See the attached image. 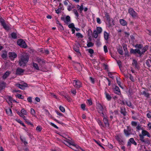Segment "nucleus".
Listing matches in <instances>:
<instances>
[{
  "label": "nucleus",
  "instance_id": "nucleus-1",
  "mask_svg": "<svg viewBox=\"0 0 151 151\" xmlns=\"http://www.w3.org/2000/svg\"><path fill=\"white\" fill-rule=\"evenodd\" d=\"M134 46L137 48L135 49H131L130 53L134 54L137 53L139 54V57H141L142 55H144L149 48L148 45H146L143 47V45L142 44H137Z\"/></svg>",
  "mask_w": 151,
  "mask_h": 151
},
{
  "label": "nucleus",
  "instance_id": "nucleus-2",
  "mask_svg": "<svg viewBox=\"0 0 151 151\" xmlns=\"http://www.w3.org/2000/svg\"><path fill=\"white\" fill-rule=\"evenodd\" d=\"M29 55L26 53H22L18 56L19 65L23 68L27 65L29 59Z\"/></svg>",
  "mask_w": 151,
  "mask_h": 151
},
{
  "label": "nucleus",
  "instance_id": "nucleus-3",
  "mask_svg": "<svg viewBox=\"0 0 151 151\" xmlns=\"http://www.w3.org/2000/svg\"><path fill=\"white\" fill-rule=\"evenodd\" d=\"M17 43L18 45L22 48H26L27 47L25 41L22 39L18 40L17 41Z\"/></svg>",
  "mask_w": 151,
  "mask_h": 151
},
{
  "label": "nucleus",
  "instance_id": "nucleus-4",
  "mask_svg": "<svg viewBox=\"0 0 151 151\" xmlns=\"http://www.w3.org/2000/svg\"><path fill=\"white\" fill-rule=\"evenodd\" d=\"M128 12L133 18L138 17V14L134 11L132 8H129L128 9Z\"/></svg>",
  "mask_w": 151,
  "mask_h": 151
},
{
  "label": "nucleus",
  "instance_id": "nucleus-5",
  "mask_svg": "<svg viewBox=\"0 0 151 151\" xmlns=\"http://www.w3.org/2000/svg\"><path fill=\"white\" fill-rule=\"evenodd\" d=\"M133 131V129L129 126L127 127V129H124V134L126 137H128L129 135L133 134H134L132 133V131Z\"/></svg>",
  "mask_w": 151,
  "mask_h": 151
},
{
  "label": "nucleus",
  "instance_id": "nucleus-6",
  "mask_svg": "<svg viewBox=\"0 0 151 151\" xmlns=\"http://www.w3.org/2000/svg\"><path fill=\"white\" fill-rule=\"evenodd\" d=\"M66 142L69 144V145H72V146L73 147L72 149L74 150L77 151L79 150V149H80L81 150H83V149L79 146L76 144H73L72 142H70L69 140L67 141Z\"/></svg>",
  "mask_w": 151,
  "mask_h": 151
},
{
  "label": "nucleus",
  "instance_id": "nucleus-7",
  "mask_svg": "<svg viewBox=\"0 0 151 151\" xmlns=\"http://www.w3.org/2000/svg\"><path fill=\"white\" fill-rule=\"evenodd\" d=\"M107 23H106L108 25V27L109 28L115 25V22L114 20L112 18L106 20Z\"/></svg>",
  "mask_w": 151,
  "mask_h": 151
},
{
  "label": "nucleus",
  "instance_id": "nucleus-8",
  "mask_svg": "<svg viewBox=\"0 0 151 151\" xmlns=\"http://www.w3.org/2000/svg\"><path fill=\"white\" fill-rule=\"evenodd\" d=\"M9 57L12 60H13L14 59L17 57V54L14 52H9L8 53Z\"/></svg>",
  "mask_w": 151,
  "mask_h": 151
},
{
  "label": "nucleus",
  "instance_id": "nucleus-9",
  "mask_svg": "<svg viewBox=\"0 0 151 151\" xmlns=\"http://www.w3.org/2000/svg\"><path fill=\"white\" fill-rule=\"evenodd\" d=\"M61 19L67 24H68V23L71 22L70 17L69 15L66 16L65 18L64 17H61Z\"/></svg>",
  "mask_w": 151,
  "mask_h": 151
},
{
  "label": "nucleus",
  "instance_id": "nucleus-10",
  "mask_svg": "<svg viewBox=\"0 0 151 151\" xmlns=\"http://www.w3.org/2000/svg\"><path fill=\"white\" fill-rule=\"evenodd\" d=\"M24 71V70L20 68H17L16 70V74L19 75H22Z\"/></svg>",
  "mask_w": 151,
  "mask_h": 151
},
{
  "label": "nucleus",
  "instance_id": "nucleus-11",
  "mask_svg": "<svg viewBox=\"0 0 151 151\" xmlns=\"http://www.w3.org/2000/svg\"><path fill=\"white\" fill-rule=\"evenodd\" d=\"M6 86V83L4 81H2L0 83V92L2 90L4 89Z\"/></svg>",
  "mask_w": 151,
  "mask_h": 151
},
{
  "label": "nucleus",
  "instance_id": "nucleus-12",
  "mask_svg": "<svg viewBox=\"0 0 151 151\" xmlns=\"http://www.w3.org/2000/svg\"><path fill=\"white\" fill-rule=\"evenodd\" d=\"M114 93L118 95L121 94V92L119 87L117 86H115V88H114Z\"/></svg>",
  "mask_w": 151,
  "mask_h": 151
},
{
  "label": "nucleus",
  "instance_id": "nucleus-13",
  "mask_svg": "<svg viewBox=\"0 0 151 151\" xmlns=\"http://www.w3.org/2000/svg\"><path fill=\"white\" fill-rule=\"evenodd\" d=\"M83 3H82L81 4L80 6L79 5H77V8H78V10L80 13H81L82 12V11L84 9V8L83 7Z\"/></svg>",
  "mask_w": 151,
  "mask_h": 151
},
{
  "label": "nucleus",
  "instance_id": "nucleus-14",
  "mask_svg": "<svg viewBox=\"0 0 151 151\" xmlns=\"http://www.w3.org/2000/svg\"><path fill=\"white\" fill-rule=\"evenodd\" d=\"M119 22L120 24L123 26H126L127 24V22L125 20L123 19H120Z\"/></svg>",
  "mask_w": 151,
  "mask_h": 151
},
{
  "label": "nucleus",
  "instance_id": "nucleus-15",
  "mask_svg": "<svg viewBox=\"0 0 151 151\" xmlns=\"http://www.w3.org/2000/svg\"><path fill=\"white\" fill-rule=\"evenodd\" d=\"M98 112L99 113H101L103 111L104 108L100 104H99L98 105Z\"/></svg>",
  "mask_w": 151,
  "mask_h": 151
},
{
  "label": "nucleus",
  "instance_id": "nucleus-16",
  "mask_svg": "<svg viewBox=\"0 0 151 151\" xmlns=\"http://www.w3.org/2000/svg\"><path fill=\"white\" fill-rule=\"evenodd\" d=\"M3 53L1 54V56L2 58L5 59L7 57V51L5 50L2 51Z\"/></svg>",
  "mask_w": 151,
  "mask_h": 151
},
{
  "label": "nucleus",
  "instance_id": "nucleus-17",
  "mask_svg": "<svg viewBox=\"0 0 151 151\" xmlns=\"http://www.w3.org/2000/svg\"><path fill=\"white\" fill-rule=\"evenodd\" d=\"M107 118V117H104V118H103V121L106 127H109V123L108 120Z\"/></svg>",
  "mask_w": 151,
  "mask_h": 151
},
{
  "label": "nucleus",
  "instance_id": "nucleus-18",
  "mask_svg": "<svg viewBox=\"0 0 151 151\" xmlns=\"http://www.w3.org/2000/svg\"><path fill=\"white\" fill-rule=\"evenodd\" d=\"M104 39L106 40H107L109 38V34L106 31L104 32Z\"/></svg>",
  "mask_w": 151,
  "mask_h": 151
},
{
  "label": "nucleus",
  "instance_id": "nucleus-19",
  "mask_svg": "<svg viewBox=\"0 0 151 151\" xmlns=\"http://www.w3.org/2000/svg\"><path fill=\"white\" fill-rule=\"evenodd\" d=\"M123 48L124 51V55L125 56H127L128 57L129 56V52L127 50V46H123Z\"/></svg>",
  "mask_w": 151,
  "mask_h": 151
},
{
  "label": "nucleus",
  "instance_id": "nucleus-20",
  "mask_svg": "<svg viewBox=\"0 0 151 151\" xmlns=\"http://www.w3.org/2000/svg\"><path fill=\"white\" fill-rule=\"evenodd\" d=\"M10 74V72L9 71H7L2 76L3 79H6L9 75Z\"/></svg>",
  "mask_w": 151,
  "mask_h": 151
},
{
  "label": "nucleus",
  "instance_id": "nucleus-21",
  "mask_svg": "<svg viewBox=\"0 0 151 151\" xmlns=\"http://www.w3.org/2000/svg\"><path fill=\"white\" fill-rule=\"evenodd\" d=\"M74 86L77 88H80L82 86L81 83L79 81H78L75 83V84Z\"/></svg>",
  "mask_w": 151,
  "mask_h": 151
},
{
  "label": "nucleus",
  "instance_id": "nucleus-22",
  "mask_svg": "<svg viewBox=\"0 0 151 151\" xmlns=\"http://www.w3.org/2000/svg\"><path fill=\"white\" fill-rule=\"evenodd\" d=\"M120 113L121 114H122L123 116H125L126 115L127 111H126L125 109H123L122 108H121Z\"/></svg>",
  "mask_w": 151,
  "mask_h": 151
},
{
  "label": "nucleus",
  "instance_id": "nucleus-23",
  "mask_svg": "<svg viewBox=\"0 0 151 151\" xmlns=\"http://www.w3.org/2000/svg\"><path fill=\"white\" fill-rule=\"evenodd\" d=\"M12 38L13 39H15L17 38V34L14 32H13L11 34Z\"/></svg>",
  "mask_w": 151,
  "mask_h": 151
},
{
  "label": "nucleus",
  "instance_id": "nucleus-24",
  "mask_svg": "<svg viewBox=\"0 0 151 151\" xmlns=\"http://www.w3.org/2000/svg\"><path fill=\"white\" fill-rule=\"evenodd\" d=\"M150 63H151V60L148 59L146 60V64L148 67L150 68L151 67Z\"/></svg>",
  "mask_w": 151,
  "mask_h": 151
},
{
  "label": "nucleus",
  "instance_id": "nucleus-25",
  "mask_svg": "<svg viewBox=\"0 0 151 151\" xmlns=\"http://www.w3.org/2000/svg\"><path fill=\"white\" fill-rule=\"evenodd\" d=\"M73 50L77 52L78 53V55H81V53L79 51V47H74L73 48Z\"/></svg>",
  "mask_w": 151,
  "mask_h": 151
},
{
  "label": "nucleus",
  "instance_id": "nucleus-26",
  "mask_svg": "<svg viewBox=\"0 0 151 151\" xmlns=\"http://www.w3.org/2000/svg\"><path fill=\"white\" fill-rule=\"evenodd\" d=\"M142 94L144 95L147 98H149L150 97V94L148 93H147L145 91H143L142 92Z\"/></svg>",
  "mask_w": 151,
  "mask_h": 151
},
{
  "label": "nucleus",
  "instance_id": "nucleus-27",
  "mask_svg": "<svg viewBox=\"0 0 151 151\" xmlns=\"http://www.w3.org/2000/svg\"><path fill=\"white\" fill-rule=\"evenodd\" d=\"M94 45V43L90 42L87 41V47H92Z\"/></svg>",
  "mask_w": 151,
  "mask_h": 151
},
{
  "label": "nucleus",
  "instance_id": "nucleus-28",
  "mask_svg": "<svg viewBox=\"0 0 151 151\" xmlns=\"http://www.w3.org/2000/svg\"><path fill=\"white\" fill-rule=\"evenodd\" d=\"M105 93L106 95V97L108 101H110L111 99V96L110 95H109V94L108 93H107L106 92H105Z\"/></svg>",
  "mask_w": 151,
  "mask_h": 151
},
{
  "label": "nucleus",
  "instance_id": "nucleus-29",
  "mask_svg": "<svg viewBox=\"0 0 151 151\" xmlns=\"http://www.w3.org/2000/svg\"><path fill=\"white\" fill-rule=\"evenodd\" d=\"M15 86L18 87L19 88L22 89L24 90V86L22 85L19 84V83H17L15 84Z\"/></svg>",
  "mask_w": 151,
  "mask_h": 151
},
{
  "label": "nucleus",
  "instance_id": "nucleus-30",
  "mask_svg": "<svg viewBox=\"0 0 151 151\" xmlns=\"http://www.w3.org/2000/svg\"><path fill=\"white\" fill-rule=\"evenodd\" d=\"M97 121L100 126L103 127H104V125L103 124V122L99 119H98Z\"/></svg>",
  "mask_w": 151,
  "mask_h": 151
},
{
  "label": "nucleus",
  "instance_id": "nucleus-31",
  "mask_svg": "<svg viewBox=\"0 0 151 151\" xmlns=\"http://www.w3.org/2000/svg\"><path fill=\"white\" fill-rule=\"evenodd\" d=\"M117 51L118 53L121 55H123L124 54L122 50V47H119V49H118Z\"/></svg>",
  "mask_w": 151,
  "mask_h": 151
},
{
  "label": "nucleus",
  "instance_id": "nucleus-32",
  "mask_svg": "<svg viewBox=\"0 0 151 151\" xmlns=\"http://www.w3.org/2000/svg\"><path fill=\"white\" fill-rule=\"evenodd\" d=\"M129 140L131 143L134 144L135 145H137V143L135 142L134 140V138H131L129 139Z\"/></svg>",
  "mask_w": 151,
  "mask_h": 151
},
{
  "label": "nucleus",
  "instance_id": "nucleus-33",
  "mask_svg": "<svg viewBox=\"0 0 151 151\" xmlns=\"http://www.w3.org/2000/svg\"><path fill=\"white\" fill-rule=\"evenodd\" d=\"M96 30V31H97L98 34L101 33L102 31V29L101 27H97Z\"/></svg>",
  "mask_w": 151,
  "mask_h": 151
},
{
  "label": "nucleus",
  "instance_id": "nucleus-34",
  "mask_svg": "<svg viewBox=\"0 0 151 151\" xmlns=\"http://www.w3.org/2000/svg\"><path fill=\"white\" fill-rule=\"evenodd\" d=\"M37 60L38 62L40 63H45V61L43 59H42L39 58H37Z\"/></svg>",
  "mask_w": 151,
  "mask_h": 151
},
{
  "label": "nucleus",
  "instance_id": "nucleus-35",
  "mask_svg": "<svg viewBox=\"0 0 151 151\" xmlns=\"http://www.w3.org/2000/svg\"><path fill=\"white\" fill-rule=\"evenodd\" d=\"M144 134H143V135H142L141 134H140L139 135V136L140 137L139 140L141 141L142 142H143L144 141V136H145Z\"/></svg>",
  "mask_w": 151,
  "mask_h": 151
},
{
  "label": "nucleus",
  "instance_id": "nucleus-36",
  "mask_svg": "<svg viewBox=\"0 0 151 151\" xmlns=\"http://www.w3.org/2000/svg\"><path fill=\"white\" fill-rule=\"evenodd\" d=\"M16 97H18L19 99H24V96H22V95L17 93L16 95Z\"/></svg>",
  "mask_w": 151,
  "mask_h": 151
},
{
  "label": "nucleus",
  "instance_id": "nucleus-37",
  "mask_svg": "<svg viewBox=\"0 0 151 151\" xmlns=\"http://www.w3.org/2000/svg\"><path fill=\"white\" fill-rule=\"evenodd\" d=\"M87 35L88 36H91L93 35V32L91 29H88V31Z\"/></svg>",
  "mask_w": 151,
  "mask_h": 151
},
{
  "label": "nucleus",
  "instance_id": "nucleus-38",
  "mask_svg": "<svg viewBox=\"0 0 151 151\" xmlns=\"http://www.w3.org/2000/svg\"><path fill=\"white\" fill-rule=\"evenodd\" d=\"M98 33L96 30H94L93 32V37L96 38L98 36Z\"/></svg>",
  "mask_w": 151,
  "mask_h": 151
},
{
  "label": "nucleus",
  "instance_id": "nucleus-39",
  "mask_svg": "<svg viewBox=\"0 0 151 151\" xmlns=\"http://www.w3.org/2000/svg\"><path fill=\"white\" fill-rule=\"evenodd\" d=\"M94 140L100 147L102 148L103 149H105L104 147L101 145V144L99 141H97L95 139H94Z\"/></svg>",
  "mask_w": 151,
  "mask_h": 151
},
{
  "label": "nucleus",
  "instance_id": "nucleus-40",
  "mask_svg": "<svg viewBox=\"0 0 151 151\" xmlns=\"http://www.w3.org/2000/svg\"><path fill=\"white\" fill-rule=\"evenodd\" d=\"M33 66L34 68L35 69L37 70H39V67L38 66L37 64L35 63H33Z\"/></svg>",
  "mask_w": 151,
  "mask_h": 151
},
{
  "label": "nucleus",
  "instance_id": "nucleus-41",
  "mask_svg": "<svg viewBox=\"0 0 151 151\" xmlns=\"http://www.w3.org/2000/svg\"><path fill=\"white\" fill-rule=\"evenodd\" d=\"M21 112L22 114L26 115L27 114V112L24 108L22 109Z\"/></svg>",
  "mask_w": 151,
  "mask_h": 151
},
{
  "label": "nucleus",
  "instance_id": "nucleus-42",
  "mask_svg": "<svg viewBox=\"0 0 151 151\" xmlns=\"http://www.w3.org/2000/svg\"><path fill=\"white\" fill-rule=\"evenodd\" d=\"M115 139L119 142H120V141H121L122 142V140L121 139V138L118 135H117L116 136Z\"/></svg>",
  "mask_w": 151,
  "mask_h": 151
},
{
  "label": "nucleus",
  "instance_id": "nucleus-43",
  "mask_svg": "<svg viewBox=\"0 0 151 151\" xmlns=\"http://www.w3.org/2000/svg\"><path fill=\"white\" fill-rule=\"evenodd\" d=\"M30 112L33 116H35V110L32 108H31L30 110Z\"/></svg>",
  "mask_w": 151,
  "mask_h": 151
},
{
  "label": "nucleus",
  "instance_id": "nucleus-44",
  "mask_svg": "<svg viewBox=\"0 0 151 151\" xmlns=\"http://www.w3.org/2000/svg\"><path fill=\"white\" fill-rule=\"evenodd\" d=\"M16 121L19 123L20 124L22 125L24 127H25V125L19 119H16Z\"/></svg>",
  "mask_w": 151,
  "mask_h": 151
},
{
  "label": "nucleus",
  "instance_id": "nucleus-45",
  "mask_svg": "<svg viewBox=\"0 0 151 151\" xmlns=\"http://www.w3.org/2000/svg\"><path fill=\"white\" fill-rule=\"evenodd\" d=\"M76 36L78 37V38H82L83 37V35L80 33H77L76 34Z\"/></svg>",
  "mask_w": 151,
  "mask_h": 151
},
{
  "label": "nucleus",
  "instance_id": "nucleus-46",
  "mask_svg": "<svg viewBox=\"0 0 151 151\" xmlns=\"http://www.w3.org/2000/svg\"><path fill=\"white\" fill-rule=\"evenodd\" d=\"M6 112L8 114H12V110L10 109H6Z\"/></svg>",
  "mask_w": 151,
  "mask_h": 151
},
{
  "label": "nucleus",
  "instance_id": "nucleus-47",
  "mask_svg": "<svg viewBox=\"0 0 151 151\" xmlns=\"http://www.w3.org/2000/svg\"><path fill=\"white\" fill-rule=\"evenodd\" d=\"M21 141L23 142L25 145H26L28 144L27 142L26 141L25 138L22 139L21 137L20 138Z\"/></svg>",
  "mask_w": 151,
  "mask_h": 151
},
{
  "label": "nucleus",
  "instance_id": "nucleus-48",
  "mask_svg": "<svg viewBox=\"0 0 151 151\" xmlns=\"http://www.w3.org/2000/svg\"><path fill=\"white\" fill-rule=\"evenodd\" d=\"M86 50L87 51H88V52L90 53V54H92L94 53V51L92 49H86Z\"/></svg>",
  "mask_w": 151,
  "mask_h": 151
},
{
  "label": "nucleus",
  "instance_id": "nucleus-49",
  "mask_svg": "<svg viewBox=\"0 0 151 151\" xmlns=\"http://www.w3.org/2000/svg\"><path fill=\"white\" fill-rule=\"evenodd\" d=\"M62 7L61 6H59L58 7V8L57 10H55L56 11V13L57 14H58L60 12H61V9Z\"/></svg>",
  "mask_w": 151,
  "mask_h": 151
},
{
  "label": "nucleus",
  "instance_id": "nucleus-50",
  "mask_svg": "<svg viewBox=\"0 0 151 151\" xmlns=\"http://www.w3.org/2000/svg\"><path fill=\"white\" fill-rule=\"evenodd\" d=\"M105 17H106V20L111 18H110V16L109 15V13H107V12L105 13Z\"/></svg>",
  "mask_w": 151,
  "mask_h": 151
},
{
  "label": "nucleus",
  "instance_id": "nucleus-51",
  "mask_svg": "<svg viewBox=\"0 0 151 151\" xmlns=\"http://www.w3.org/2000/svg\"><path fill=\"white\" fill-rule=\"evenodd\" d=\"M68 27L69 28L73 29L75 28L74 24L73 23H71L68 25Z\"/></svg>",
  "mask_w": 151,
  "mask_h": 151
},
{
  "label": "nucleus",
  "instance_id": "nucleus-52",
  "mask_svg": "<svg viewBox=\"0 0 151 151\" xmlns=\"http://www.w3.org/2000/svg\"><path fill=\"white\" fill-rule=\"evenodd\" d=\"M73 12L76 17H79V14L77 10L76 9H74L73 10Z\"/></svg>",
  "mask_w": 151,
  "mask_h": 151
},
{
  "label": "nucleus",
  "instance_id": "nucleus-53",
  "mask_svg": "<svg viewBox=\"0 0 151 151\" xmlns=\"http://www.w3.org/2000/svg\"><path fill=\"white\" fill-rule=\"evenodd\" d=\"M116 82H117L118 85L119 86V87H121V88H122V89H123L124 87L122 86L121 85V82L119 81L118 80V79L117 78H116Z\"/></svg>",
  "mask_w": 151,
  "mask_h": 151
},
{
  "label": "nucleus",
  "instance_id": "nucleus-54",
  "mask_svg": "<svg viewBox=\"0 0 151 151\" xmlns=\"http://www.w3.org/2000/svg\"><path fill=\"white\" fill-rule=\"evenodd\" d=\"M126 104L129 107H131L132 106V103L131 102V101H126Z\"/></svg>",
  "mask_w": 151,
  "mask_h": 151
},
{
  "label": "nucleus",
  "instance_id": "nucleus-55",
  "mask_svg": "<svg viewBox=\"0 0 151 151\" xmlns=\"http://www.w3.org/2000/svg\"><path fill=\"white\" fill-rule=\"evenodd\" d=\"M59 109L63 113L65 112V108L62 106H59Z\"/></svg>",
  "mask_w": 151,
  "mask_h": 151
},
{
  "label": "nucleus",
  "instance_id": "nucleus-56",
  "mask_svg": "<svg viewBox=\"0 0 151 151\" xmlns=\"http://www.w3.org/2000/svg\"><path fill=\"white\" fill-rule=\"evenodd\" d=\"M128 93L129 95L130 96H131L132 95L133 93L132 89H131L130 88L128 90Z\"/></svg>",
  "mask_w": 151,
  "mask_h": 151
},
{
  "label": "nucleus",
  "instance_id": "nucleus-57",
  "mask_svg": "<svg viewBox=\"0 0 151 151\" xmlns=\"http://www.w3.org/2000/svg\"><path fill=\"white\" fill-rule=\"evenodd\" d=\"M13 100L11 96H8L7 97L6 101H12Z\"/></svg>",
  "mask_w": 151,
  "mask_h": 151
},
{
  "label": "nucleus",
  "instance_id": "nucleus-58",
  "mask_svg": "<svg viewBox=\"0 0 151 151\" xmlns=\"http://www.w3.org/2000/svg\"><path fill=\"white\" fill-rule=\"evenodd\" d=\"M132 65H135L138 64L137 60L135 59L133 60V63H132Z\"/></svg>",
  "mask_w": 151,
  "mask_h": 151
},
{
  "label": "nucleus",
  "instance_id": "nucleus-59",
  "mask_svg": "<svg viewBox=\"0 0 151 151\" xmlns=\"http://www.w3.org/2000/svg\"><path fill=\"white\" fill-rule=\"evenodd\" d=\"M117 63L118 65L119 68H120L121 67H122V62L121 61L119 60L117 61Z\"/></svg>",
  "mask_w": 151,
  "mask_h": 151
},
{
  "label": "nucleus",
  "instance_id": "nucleus-60",
  "mask_svg": "<svg viewBox=\"0 0 151 151\" xmlns=\"http://www.w3.org/2000/svg\"><path fill=\"white\" fill-rule=\"evenodd\" d=\"M42 129V128L40 126H37L36 128V130L39 132H40Z\"/></svg>",
  "mask_w": 151,
  "mask_h": 151
},
{
  "label": "nucleus",
  "instance_id": "nucleus-61",
  "mask_svg": "<svg viewBox=\"0 0 151 151\" xmlns=\"http://www.w3.org/2000/svg\"><path fill=\"white\" fill-rule=\"evenodd\" d=\"M50 124L52 126H53V127H54L57 129H58V127H57L56 125H55L54 123H53L50 122Z\"/></svg>",
  "mask_w": 151,
  "mask_h": 151
},
{
  "label": "nucleus",
  "instance_id": "nucleus-62",
  "mask_svg": "<svg viewBox=\"0 0 151 151\" xmlns=\"http://www.w3.org/2000/svg\"><path fill=\"white\" fill-rule=\"evenodd\" d=\"M129 79L132 82L134 81V79L133 78V76H132V75L131 74H129Z\"/></svg>",
  "mask_w": 151,
  "mask_h": 151
},
{
  "label": "nucleus",
  "instance_id": "nucleus-63",
  "mask_svg": "<svg viewBox=\"0 0 151 151\" xmlns=\"http://www.w3.org/2000/svg\"><path fill=\"white\" fill-rule=\"evenodd\" d=\"M108 76L110 78H112L113 79L114 78V77L112 75V74L111 73V72H109L108 73Z\"/></svg>",
  "mask_w": 151,
  "mask_h": 151
},
{
  "label": "nucleus",
  "instance_id": "nucleus-64",
  "mask_svg": "<svg viewBox=\"0 0 151 151\" xmlns=\"http://www.w3.org/2000/svg\"><path fill=\"white\" fill-rule=\"evenodd\" d=\"M131 124L133 126H136L137 125V122L134 121H132Z\"/></svg>",
  "mask_w": 151,
  "mask_h": 151
}]
</instances>
